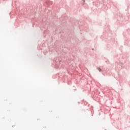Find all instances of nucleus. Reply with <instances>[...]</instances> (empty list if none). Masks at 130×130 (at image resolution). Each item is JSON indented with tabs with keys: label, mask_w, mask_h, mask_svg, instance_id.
Returning a JSON list of instances; mask_svg holds the SVG:
<instances>
[{
	"label": "nucleus",
	"mask_w": 130,
	"mask_h": 130,
	"mask_svg": "<svg viewBox=\"0 0 130 130\" xmlns=\"http://www.w3.org/2000/svg\"><path fill=\"white\" fill-rule=\"evenodd\" d=\"M98 71H99V72H101V69L98 68Z\"/></svg>",
	"instance_id": "1"
}]
</instances>
